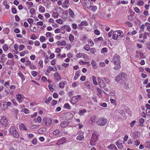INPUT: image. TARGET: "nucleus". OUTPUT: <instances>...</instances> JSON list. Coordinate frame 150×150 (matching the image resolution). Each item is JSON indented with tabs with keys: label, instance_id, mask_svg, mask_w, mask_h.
I'll return each instance as SVG.
<instances>
[{
	"label": "nucleus",
	"instance_id": "nucleus-16",
	"mask_svg": "<svg viewBox=\"0 0 150 150\" xmlns=\"http://www.w3.org/2000/svg\"><path fill=\"white\" fill-rule=\"evenodd\" d=\"M121 75L120 78L122 80H124V79H125L126 77V74L125 73H122L120 74Z\"/></svg>",
	"mask_w": 150,
	"mask_h": 150
},
{
	"label": "nucleus",
	"instance_id": "nucleus-40",
	"mask_svg": "<svg viewBox=\"0 0 150 150\" xmlns=\"http://www.w3.org/2000/svg\"><path fill=\"white\" fill-rule=\"evenodd\" d=\"M69 39L70 41H73L74 39V35L71 34H70L69 36Z\"/></svg>",
	"mask_w": 150,
	"mask_h": 150
},
{
	"label": "nucleus",
	"instance_id": "nucleus-28",
	"mask_svg": "<svg viewBox=\"0 0 150 150\" xmlns=\"http://www.w3.org/2000/svg\"><path fill=\"white\" fill-rule=\"evenodd\" d=\"M80 63L81 64H87L88 65H91L89 62H84L82 61H81L80 62Z\"/></svg>",
	"mask_w": 150,
	"mask_h": 150
},
{
	"label": "nucleus",
	"instance_id": "nucleus-58",
	"mask_svg": "<svg viewBox=\"0 0 150 150\" xmlns=\"http://www.w3.org/2000/svg\"><path fill=\"white\" fill-rule=\"evenodd\" d=\"M76 56L77 58H80L82 56V53H79L76 54Z\"/></svg>",
	"mask_w": 150,
	"mask_h": 150
},
{
	"label": "nucleus",
	"instance_id": "nucleus-60",
	"mask_svg": "<svg viewBox=\"0 0 150 150\" xmlns=\"http://www.w3.org/2000/svg\"><path fill=\"white\" fill-rule=\"evenodd\" d=\"M96 51V49L94 48H92L90 49V52L92 53H95Z\"/></svg>",
	"mask_w": 150,
	"mask_h": 150
},
{
	"label": "nucleus",
	"instance_id": "nucleus-38",
	"mask_svg": "<svg viewBox=\"0 0 150 150\" xmlns=\"http://www.w3.org/2000/svg\"><path fill=\"white\" fill-rule=\"evenodd\" d=\"M22 112H24L25 114H28L29 113V110L27 108L23 109L22 110Z\"/></svg>",
	"mask_w": 150,
	"mask_h": 150
},
{
	"label": "nucleus",
	"instance_id": "nucleus-1",
	"mask_svg": "<svg viewBox=\"0 0 150 150\" xmlns=\"http://www.w3.org/2000/svg\"><path fill=\"white\" fill-rule=\"evenodd\" d=\"M108 120L107 119L103 117L98 119L96 121V123L98 125L103 126L105 125L107 123Z\"/></svg>",
	"mask_w": 150,
	"mask_h": 150
},
{
	"label": "nucleus",
	"instance_id": "nucleus-30",
	"mask_svg": "<svg viewBox=\"0 0 150 150\" xmlns=\"http://www.w3.org/2000/svg\"><path fill=\"white\" fill-rule=\"evenodd\" d=\"M64 108L67 109H69L70 108V106L68 103H65L64 105Z\"/></svg>",
	"mask_w": 150,
	"mask_h": 150
},
{
	"label": "nucleus",
	"instance_id": "nucleus-10",
	"mask_svg": "<svg viewBox=\"0 0 150 150\" xmlns=\"http://www.w3.org/2000/svg\"><path fill=\"white\" fill-rule=\"evenodd\" d=\"M78 101V99L75 96H74L71 98V103L73 104H75Z\"/></svg>",
	"mask_w": 150,
	"mask_h": 150
},
{
	"label": "nucleus",
	"instance_id": "nucleus-31",
	"mask_svg": "<svg viewBox=\"0 0 150 150\" xmlns=\"http://www.w3.org/2000/svg\"><path fill=\"white\" fill-rule=\"evenodd\" d=\"M83 48L86 50L87 51H88L90 49L89 45H85Z\"/></svg>",
	"mask_w": 150,
	"mask_h": 150
},
{
	"label": "nucleus",
	"instance_id": "nucleus-62",
	"mask_svg": "<svg viewBox=\"0 0 150 150\" xmlns=\"http://www.w3.org/2000/svg\"><path fill=\"white\" fill-rule=\"evenodd\" d=\"M72 27L74 29H76L77 28V26L76 24L74 23L72 24Z\"/></svg>",
	"mask_w": 150,
	"mask_h": 150
},
{
	"label": "nucleus",
	"instance_id": "nucleus-53",
	"mask_svg": "<svg viewBox=\"0 0 150 150\" xmlns=\"http://www.w3.org/2000/svg\"><path fill=\"white\" fill-rule=\"evenodd\" d=\"M94 33L98 35L100 34V32L98 29H96L94 30Z\"/></svg>",
	"mask_w": 150,
	"mask_h": 150
},
{
	"label": "nucleus",
	"instance_id": "nucleus-12",
	"mask_svg": "<svg viewBox=\"0 0 150 150\" xmlns=\"http://www.w3.org/2000/svg\"><path fill=\"white\" fill-rule=\"evenodd\" d=\"M6 102H4V103L1 105V107L2 110H5L7 108V106L6 104Z\"/></svg>",
	"mask_w": 150,
	"mask_h": 150
},
{
	"label": "nucleus",
	"instance_id": "nucleus-21",
	"mask_svg": "<svg viewBox=\"0 0 150 150\" xmlns=\"http://www.w3.org/2000/svg\"><path fill=\"white\" fill-rule=\"evenodd\" d=\"M18 75L20 77L22 80L24 81L25 80L24 76L23 74L21 72V71H19V72L18 73Z\"/></svg>",
	"mask_w": 150,
	"mask_h": 150
},
{
	"label": "nucleus",
	"instance_id": "nucleus-22",
	"mask_svg": "<svg viewBox=\"0 0 150 150\" xmlns=\"http://www.w3.org/2000/svg\"><path fill=\"white\" fill-rule=\"evenodd\" d=\"M69 11L70 15L71 17L73 18L74 15V12L70 8L69 9Z\"/></svg>",
	"mask_w": 150,
	"mask_h": 150
},
{
	"label": "nucleus",
	"instance_id": "nucleus-52",
	"mask_svg": "<svg viewBox=\"0 0 150 150\" xmlns=\"http://www.w3.org/2000/svg\"><path fill=\"white\" fill-rule=\"evenodd\" d=\"M57 103V101H56L55 100H53L51 102V105L52 106H54Z\"/></svg>",
	"mask_w": 150,
	"mask_h": 150
},
{
	"label": "nucleus",
	"instance_id": "nucleus-14",
	"mask_svg": "<svg viewBox=\"0 0 150 150\" xmlns=\"http://www.w3.org/2000/svg\"><path fill=\"white\" fill-rule=\"evenodd\" d=\"M67 116L69 117L68 118V120L71 119L73 117V114L71 112H68L66 114Z\"/></svg>",
	"mask_w": 150,
	"mask_h": 150
},
{
	"label": "nucleus",
	"instance_id": "nucleus-44",
	"mask_svg": "<svg viewBox=\"0 0 150 150\" xmlns=\"http://www.w3.org/2000/svg\"><path fill=\"white\" fill-rule=\"evenodd\" d=\"M27 21L30 24L33 23L34 21L33 19L29 18L27 19Z\"/></svg>",
	"mask_w": 150,
	"mask_h": 150
},
{
	"label": "nucleus",
	"instance_id": "nucleus-32",
	"mask_svg": "<svg viewBox=\"0 0 150 150\" xmlns=\"http://www.w3.org/2000/svg\"><path fill=\"white\" fill-rule=\"evenodd\" d=\"M4 51H7L8 49L7 45L6 44H4L2 47Z\"/></svg>",
	"mask_w": 150,
	"mask_h": 150
},
{
	"label": "nucleus",
	"instance_id": "nucleus-11",
	"mask_svg": "<svg viewBox=\"0 0 150 150\" xmlns=\"http://www.w3.org/2000/svg\"><path fill=\"white\" fill-rule=\"evenodd\" d=\"M69 124V122L65 121L62 122L61 124L60 125L62 127H64L67 126Z\"/></svg>",
	"mask_w": 150,
	"mask_h": 150
},
{
	"label": "nucleus",
	"instance_id": "nucleus-25",
	"mask_svg": "<svg viewBox=\"0 0 150 150\" xmlns=\"http://www.w3.org/2000/svg\"><path fill=\"white\" fill-rule=\"evenodd\" d=\"M16 138H18L19 137V134L17 132L16 130L14 131V132L12 134Z\"/></svg>",
	"mask_w": 150,
	"mask_h": 150
},
{
	"label": "nucleus",
	"instance_id": "nucleus-2",
	"mask_svg": "<svg viewBox=\"0 0 150 150\" xmlns=\"http://www.w3.org/2000/svg\"><path fill=\"white\" fill-rule=\"evenodd\" d=\"M120 56L117 54H116L115 55L111 62L115 64H120Z\"/></svg>",
	"mask_w": 150,
	"mask_h": 150
},
{
	"label": "nucleus",
	"instance_id": "nucleus-55",
	"mask_svg": "<svg viewBox=\"0 0 150 150\" xmlns=\"http://www.w3.org/2000/svg\"><path fill=\"white\" fill-rule=\"evenodd\" d=\"M24 47L25 46L24 45H20L19 47V51H21L23 50Z\"/></svg>",
	"mask_w": 150,
	"mask_h": 150
},
{
	"label": "nucleus",
	"instance_id": "nucleus-35",
	"mask_svg": "<svg viewBox=\"0 0 150 150\" xmlns=\"http://www.w3.org/2000/svg\"><path fill=\"white\" fill-rule=\"evenodd\" d=\"M121 75H120V74L119 76H117L115 77V80L117 82L119 81L120 80H122L121 78H120Z\"/></svg>",
	"mask_w": 150,
	"mask_h": 150
},
{
	"label": "nucleus",
	"instance_id": "nucleus-34",
	"mask_svg": "<svg viewBox=\"0 0 150 150\" xmlns=\"http://www.w3.org/2000/svg\"><path fill=\"white\" fill-rule=\"evenodd\" d=\"M32 143L34 144L35 145L37 143V139L36 138H34L31 141Z\"/></svg>",
	"mask_w": 150,
	"mask_h": 150
},
{
	"label": "nucleus",
	"instance_id": "nucleus-42",
	"mask_svg": "<svg viewBox=\"0 0 150 150\" xmlns=\"http://www.w3.org/2000/svg\"><path fill=\"white\" fill-rule=\"evenodd\" d=\"M30 13L32 15H33L35 13V10L34 8H31L30 10Z\"/></svg>",
	"mask_w": 150,
	"mask_h": 150
},
{
	"label": "nucleus",
	"instance_id": "nucleus-13",
	"mask_svg": "<svg viewBox=\"0 0 150 150\" xmlns=\"http://www.w3.org/2000/svg\"><path fill=\"white\" fill-rule=\"evenodd\" d=\"M65 139H66L64 137H62L59 139L58 141V143H57V144H64V142H63Z\"/></svg>",
	"mask_w": 150,
	"mask_h": 150
},
{
	"label": "nucleus",
	"instance_id": "nucleus-57",
	"mask_svg": "<svg viewBox=\"0 0 150 150\" xmlns=\"http://www.w3.org/2000/svg\"><path fill=\"white\" fill-rule=\"evenodd\" d=\"M134 11L137 13H139L140 11L139 9L137 7L134 8Z\"/></svg>",
	"mask_w": 150,
	"mask_h": 150
},
{
	"label": "nucleus",
	"instance_id": "nucleus-41",
	"mask_svg": "<svg viewBox=\"0 0 150 150\" xmlns=\"http://www.w3.org/2000/svg\"><path fill=\"white\" fill-rule=\"evenodd\" d=\"M56 21L59 24H62L63 23V21L61 19H57L56 20Z\"/></svg>",
	"mask_w": 150,
	"mask_h": 150
},
{
	"label": "nucleus",
	"instance_id": "nucleus-27",
	"mask_svg": "<svg viewBox=\"0 0 150 150\" xmlns=\"http://www.w3.org/2000/svg\"><path fill=\"white\" fill-rule=\"evenodd\" d=\"M35 24L36 25H37V27H33L34 29H33V30H31V28H30V30L31 31H33V32H36L39 29L38 26V25H37V24Z\"/></svg>",
	"mask_w": 150,
	"mask_h": 150
},
{
	"label": "nucleus",
	"instance_id": "nucleus-24",
	"mask_svg": "<svg viewBox=\"0 0 150 150\" xmlns=\"http://www.w3.org/2000/svg\"><path fill=\"white\" fill-rule=\"evenodd\" d=\"M86 86L89 88H91L92 87V84L88 81L86 82L85 83Z\"/></svg>",
	"mask_w": 150,
	"mask_h": 150
},
{
	"label": "nucleus",
	"instance_id": "nucleus-29",
	"mask_svg": "<svg viewBox=\"0 0 150 150\" xmlns=\"http://www.w3.org/2000/svg\"><path fill=\"white\" fill-rule=\"evenodd\" d=\"M92 77L94 84L96 85H97L98 84V83L96 81V77L94 76H92Z\"/></svg>",
	"mask_w": 150,
	"mask_h": 150
},
{
	"label": "nucleus",
	"instance_id": "nucleus-5",
	"mask_svg": "<svg viewBox=\"0 0 150 150\" xmlns=\"http://www.w3.org/2000/svg\"><path fill=\"white\" fill-rule=\"evenodd\" d=\"M98 79L99 84L100 87L102 88H104L106 85L103 81L99 78H98Z\"/></svg>",
	"mask_w": 150,
	"mask_h": 150
},
{
	"label": "nucleus",
	"instance_id": "nucleus-6",
	"mask_svg": "<svg viewBox=\"0 0 150 150\" xmlns=\"http://www.w3.org/2000/svg\"><path fill=\"white\" fill-rule=\"evenodd\" d=\"M43 120H44L45 122V124L46 125H50L51 124L52 120L50 118H44Z\"/></svg>",
	"mask_w": 150,
	"mask_h": 150
},
{
	"label": "nucleus",
	"instance_id": "nucleus-36",
	"mask_svg": "<svg viewBox=\"0 0 150 150\" xmlns=\"http://www.w3.org/2000/svg\"><path fill=\"white\" fill-rule=\"evenodd\" d=\"M46 39L45 37L43 36H40V40L41 42H43Z\"/></svg>",
	"mask_w": 150,
	"mask_h": 150
},
{
	"label": "nucleus",
	"instance_id": "nucleus-45",
	"mask_svg": "<svg viewBox=\"0 0 150 150\" xmlns=\"http://www.w3.org/2000/svg\"><path fill=\"white\" fill-rule=\"evenodd\" d=\"M121 68V66L119 64H117V65L114 68V69L115 70H119Z\"/></svg>",
	"mask_w": 150,
	"mask_h": 150
},
{
	"label": "nucleus",
	"instance_id": "nucleus-8",
	"mask_svg": "<svg viewBox=\"0 0 150 150\" xmlns=\"http://www.w3.org/2000/svg\"><path fill=\"white\" fill-rule=\"evenodd\" d=\"M66 83V82L65 81H61L59 84V87L61 88H64Z\"/></svg>",
	"mask_w": 150,
	"mask_h": 150
},
{
	"label": "nucleus",
	"instance_id": "nucleus-23",
	"mask_svg": "<svg viewBox=\"0 0 150 150\" xmlns=\"http://www.w3.org/2000/svg\"><path fill=\"white\" fill-rule=\"evenodd\" d=\"M39 11L41 13H44L45 11V8L42 6H40L39 9Z\"/></svg>",
	"mask_w": 150,
	"mask_h": 150
},
{
	"label": "nucleus",
	"instance_id": "nucleus-17",
	"mask_svg": "<svg viewBox=\"0 0 150 150\" xmlns=\"http://www.w3.org/2000/svg\"><path fill=\"white\" fill-rule=\"evenodd\" d=\"M16 130V129L13 126H11V127L10 130H9V132L11 134H12L14 132V131H15Z\"/></svg>",
	"mask_w": 150,
	"mask_h": 150
},
{
	"label": "nucleus",
	"instance_id": "nucleus-19",
	"mask_svg": "<svg viewBox=\"0 0 150 150\" xmlns=\"http://www.w3.org/2000/svg\"><path fill=\"white\" fill-rule=\"evenodd\" d=\"M91 64L92 65L93 68L94 69H96L97 68L96 67V61H94L93 60L91 62Z\"/></svg>",
	"mask_w": 150,
	"mask_h": 150
},
{
	"label": "nucleus",
	"instance_id": "nucleus-3",
	"mask_svg": "<svg viewBox=\"0 0 150 150\" xmlns=\"http://www.w3.org/2000/svg\"><path fill=\"white\" fill-rule=\"evenodd\" d=\"M97 139V137L93 133L91 137L90 143L92 145H94L95 142Z\"/></svg>",
	"mask_w": 150,
	"mask_h": 150
},
{
	"label": "nucleus",
	"instance_id": "nucleus-48",
	"mask_svg": "<svg viewBox=\"0 0 150 150\" xmlns=\"http://www.w3.org/2000/svg\"><path fill=\"white\" fill-rule=\"evenodd\" d=\"M11 11L13 14H16L17 13V10L15 8H12Z\"/></svg>",
	"mask_w": 150,
	"mask_h": 150
},
{
	"label": "nucleus",
	"instance_id": "nucleus-4",
	"mask_svg": "<svg viewBox=\"0 0 150 150\" xmlns=\"http://www.w3.org/2000/svg\"><path fill=\"white\" fill-rule=\"evenodd\" d=\"M7 122L8 121L5 117L3 116L2 117L1 120V123L2 125L6 126L8 125Z\"/></svg>",
	"mask_w": 150,
	"mask_h": 150
},
{
	"label": "nucleus",
	"instance_id": "nucleus-37",
	"mask_svg": "<svg viewBox=\"0 0 150 150\" xmlns=\"http://www.w3.org/2000/svg\"><path fill=\"white\" fill-rule=\"evenodd\" d=\"M88 25V24L87 22L85 21H82L80 23V25H84L87 26Z\"/></svg>",
	"mask_w": 150,
	"mask_h": 150
},
{
	"label": "nucleus",
	"instance_id": "nucleus-9",
	"mask_svg": "<svg viewBox=\"0 0 150 150\" xmlns=\"http://www.w3.org/2000/svg\"><path fill=\"white\" fill-rule=\"evenodd\" d=\"M42 120V118L40 116H38L37 118H34L33 120L34 122H38L40 123L41 122Z\"/></svg>",
	"mask_w": 150,
	"mask_h": 150
},
{
	"label": "nucleus",
	"instance_id": "nucleus-33",
	"mask_svg": "<svg viewBox=\"0 0 150 150\" xmlns=\"http://www.w3.org/2000/svg\"><path fill=\"white\" fill-rule=\"evenodd\" d=\"M139 122L141 124L140 125L141 126H143L144 124H143L144 122V120L143 119L141 118L139 119Z\"/></svg>",
	"mask_w": 150,
	"mask_h": 150
},
{
	"label": "nucleus",
	"instance_id": "nucleus-56",
	"mask_svg": "<svg viewBox=\"0 0 150 150\" xmlns=\"http://www.w3.org/2000/svg\"><path fill=\"white\" fill-rule=\"evenodd\" d=\"M51 35H52V34L51 33L48 32L46 33V36L47 37L50 38L51 36Z\"/></svg>",
	"mask_w": 150,
	"mask_h": 150
},
{
	"label": "nucleus",
	"instance_id": "nucleus-61",
	"mask_svg": "<svg viewBox=\"0 0 150 150\" xmlns=\"http://www.w3.org/2000/svg\"><path fill=\"white\" fill-rule=\"evenodd\" d=\"M143 2L142 0H140L139 1L138 3V4L139 6L143 5Z\"/></svg>",
	"mask_w": 150,
	"mask_h": 150
},
{
	"label": "nucleus",
	"instance_id": "nucleus-46",
	"mask_svg": "<svg viewBox=\"0 0 150 150\" xmlns=\"http://www.w3.org/2000/svg\"><path fill=\"white\" fill-rule=\"evenodd\" d=\"M60 132L59 131L58 129H57L53 132V134L54 135H57Z\"/></svg>",
	"mask_w": 150,
	"mask_h": 150
},
{
	"label": "nucleus",
	"instance_id": "nucleus-54",
	"mask_svg": "<svg viewBox=\"0 0 150 150\" xmlns=\"http://www.w3.org/2000/svg\"><path fill=\"white\" fill-rule=\"evenodd\" d=\"M37 38V37L35 34L32 35L30 37V38L33 40H35Z\"/></svg>",
	"mask_w": 150,
	"mask_h": 150
},
{
	"label": "nucleus",
	"instance_id": "nucleus-51",
	"mask_svg": "<svg viewBox=\"0 0 150 150\" xmlns=\"http://www.w3.org/2000/svg\"><path fill=\"white\" fill-rule=\"evenodd\" d=\"M107 52V49L105 47H103L101 50V52L102 53H106Z\"/></svg>",
	"mask_w": 150,
	"mask_h": 150
},
{
	"label": "nucleus",
	"instance_id": "nucleus-59",
	"mask_svg": "<svg viewBox=\"0 0 150 150\" xmlns=\"http://www.w3.org/2000/svg\"><path fill=\"white\" fill-rule=\"evenodd\" d=\"M78 99V100H82V98H81V96L80 95H78L77 96H75Z\"/></svg>",
	"mask_w": 150,
	"mask_h": 150
},
{
	"label": "nucleus",
	"instance_id": "nucleus-15",
	"mask_svg": "<svg viewBox=\"0 0 150 150\" xmlns=\"http://www.w3.org/2000/svg\"><path fill=\"white\" fill-rule=\"evenodd\" d=\"M52 100V98L49 97H48V99L47 98H46L44 99V102L46 103H49L50 101L51 100Z\"/></svg>",
	"mask_w": 150,
	"mask_h": 150
},
{
	"label": "nucleus",
	"instance_id": "nucleus-18",
	"mask_svg": "<svg viewBox=\"0 0 150 150\" xmlns=\"http://www.w3.org/2000/svg\"><path fill=\"white\" fill-rule=\"evenodd\" d=\"M45 128H41L39 129L38 130V132L40 134H42L45 131Z\"/></svg>",
	"mask_w": 150,
	"mask_h": 150
},
{
	"label": "nucleus",
	"instance_id": "nucleus-47",
	"mask_svg": "<svg viewBox=\"0 0 150 150\" xmlns=\"http://www.w3.org/2000/svg\"><path fill=\"white\" fill-rule=\"evenodd\" d=\"M31 74L34 77H35L37 75L38 72L35 71H33L31 73Z\"/></svg>",
	"mask_w": 150,
	"mask_h": 150
},
{
	"label": "nucleus",
	"instance_id": "nucleus-43",
	"mask_svg": "<svg viewBox=\"0 0 150 150\" xmlns=\"http://www.w3.org/2000/svg\"><path fill=\"white\" fill-rule=\"evenodd\" d=\"M12 112H14L15 114L16 115H17V114L18 113V109H15V108H13L12 110Z\"/></svg>",
	"mask_w": 150,
	"mask_h": 150
},
{
	"label": "nucleus",
	"instance_id": "nucleus-64",
	"mask_svg": "<svg viewBox=\"0 0 150 150\" xmlns=\"http://www.w3.org/2000/svg\"><path fill=\"white\" fill-rule=\"evenodd\" d=\"M135 144L136 146H138L140 144L139 141L138 140H137L135 141Z\"/></svg>",
	"mask_w": 150,
	"mask_h": 150
},
{
	"label": "nucleus",
	"instance_id": "nucleus-20",
	"mask_svg": "<svg viewBox=\"0 0 150 150\" xmlns=\"http://www.w3.org/2000/svg\"><path fill=\"white\" fill-rule=\"evenodd\" d=\"M84 138L83 135H79L78 136L76 137V139L79 141H81Z\"/></svg>",
	"mask_w": 150,
	"mask_h": 150
},
{
	"label": "nucleus",
	"instance_id": "nucleus-26",
	"mask_svg": "<svg viewBox=\"0 0 150 150\" xmlns=\"http://www.w3.org/2000/svg\"><path fill=\"white\" fill-rule=\"evenodd\" d=\"M19 129L21 130H26L25 125L23 124H21L19 125Z\"/></svg>",
	"mask_w": 150,
	"mask_h": 150
},
{
	"label": "nucleus",
	"instance_id": "nucleus-50",
	"mask_svg": "<svg viewBox=\"0 0 150 150\" xmlns=\"http://www.w3.org/2000/svg\"><path fill=\"white\" fill-rule=\"evenodd\" d=\"M16 96L17 99L19 101L22 98V96L21 95H20L19 94H18V95H17Z\"/></svg>",
	"mask_w": 150,
	"mask_h": 150
},
{
	"label": "nucleus",
	"instance_id": "nucleus-39",
	"mask_svg": "<svg viewBox=\"0 0 150 150\" xmlns=\"http://www.w3.org/2000/svg\"><path fill=\"white\" fill-rule=\"evenodd\" d=\"M145 146L146 148H150V142H146L145 143Z\"/></svg>",
	"mask_w": 150,
	"mask_h": 150
},
{
	"label": "nucleus",
	"instance_id": "nucleus-7",
	"mask_svg": "<svg viewBox=\"0 0 150 150\" xmlns=\"http://www.w3.org/2000/svg\"><path fill=\"white\" fill-rule=\"evenodd\" d=\"M54 78L56 80L59 81L61 80V77L57 72L55 73L54 74Z\"/></svg>",
	"mask_w": 150,
	"mask_h": 150
},
{
	"label": "nucleus",
	"instance_id": "nucleus-63",
	"mask_svg": "<svg viewBox=\"0 0 150 150\" xmlns=\"http://www.w3.org/2000/svg\"><path fill=\"white\" fill-rule=\"evenodd\" d=\"M100 105L101 106L104 107H106L107 106V104L105 103H100Z\"/></svg>",
	"mask_w": 150,
	"mask_h": 150
},
{
	"label": "nucleus",
	"instance_id": "nucleus-49",
	"mask_svg": "<svg viewBox=\"0 0 150 150\" xmlns=\"http://www.w3.org/2000/svg\"><path fill=\"white\" fill-rule=\"evenodd\" d=\"M29 67H30V68L31 69H35L36 68V67H35V66L33 64H30L29 65Z\"/></svg>",
	"mask_w": 150,
	"mask_h": 150
}]
</instances>
